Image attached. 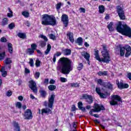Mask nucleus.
Masks as SVG:
<instances>
[{
    "mask_svg": "<svg viewBox=\"0 0 131 131\" xmlns=\"http://www.w3.org/2000/svg\"><path fill=\"white\" fill-rule=\"evenodd\" d=\"M17 36L19 37V38H21V39H26V38H27V36L25 33L19 32L17 34Z\"/></svg>",
    "mask_w": 131,
    "mask_h": 131,
    "instance_id": "obj_20",
    "label": "nucleus"
},
{
    "mask_svg": "<svg viewBox=\"0 0 131 131\" xmlns=\"http://www.w3.org/2000/svg\"><path fill=\"white\" fill-rule=\"evenodd\" d=\"M102 56L103 57L102 58H100V60L99 62H103V63H106V64L109 63V62L111 61L110 57V55L109 53H102Z\"/></svg>",
    "mask_w": 131,
    "mask_h": 131,
    "instance_id": "obj_11",
    "label": "nucleus"
},
{
    "mask_svg": "<svg viewBox=\"0 0 131 131\" xmlns=\"http://www.w3.org/2000/svg\"><path fill=\"white\" fill-rule=\"evenodd\" d=\"M82 56L85 59V60H88L91 58V55L88 52L84 53V54H82Z\"/></svg>",
    "mask_w": 131,
    "mask_h": 131,
    "instance_id": "obj_32",
    "label": "nucleus"
},
{
    "mask_svg": "<svg viewBox=\"0 0 131 131\" xmlns=\"http://www.w3.org/2000/svg\"><path fill=\"white\" fill-rule=\"evenodd\" d=\"M1 41H2V42H7V39L3 37L1 38Z\"/></svg>",
    "mask_w": 131,
    "mask_h": 131,
    "instance_id": "obj_58",
    "label": "nucleus"
},
{
    "mask_svg": "<svg viewBox=\"0 0 131 131\" xmlns=\"http://www.w3.org/2000/svg\"><path fill=\"white\" fill-rule=\"evenodd\" d=\"M12 62V61L11 60V58H7L5 60V64H6V65H8V64H11Z\"/></svg>",
    "mask_w": 131,
    "mask_h": 131,
    "instance_id": "obj_45",
    "label": "nucleus"
},
{
    "mask_svg": "<svg viewBox=\"0 0 131 131\" xmlns=\"http://www.w3.org/2000/svg\"><path fill=\"white\" fill-rule=\"evenodd\" d=\"M50 39H53V40H56L57 37L54 34H50L49 35Z\"/></svg>",
    "mask_w": 131,
    "mask_h": 131,
    "instance_id": "obj_42",
    "label": "nucleus"
},
{
    "mask_svg": "<svg viewBox=\"0 0 131 131\" xmlns=\"http://www.w3.org/2000/svg\"><path fill=\"white\" fill-rule=\"evenodd\" d=\"M36 67H39L40 66V61L38 59H37L35 62Z\"/></svg>",
    "mask_w": 131,
    "mask_h": 131,
    "instance_id": "obj_52",
    "label": "nucleus"
},
{
    "mask_svg": "<svg viewBox=\"0 0 131 131\" xmlns=\"http://www.w3.org/2000/svg\"><path fill=\"white\" fill-rule=\"evenodd\" d=\"M34 61H33V59L30 58V61H29V64L31 67H34Z\"/></svg>",
    "mask_w": 131,
    "mask_h": 131,
    "instance_id": "obj_50",
    "label": "nucleus"
},
{
    "mask_svg": "<svg viewBox=\"0 0 131 131\" xmlns=\"http://www.w3.org/2000/svg\"><path fill=\"white\" fill-rule=\"evenodd\" d=\"M68 85L70 88H79L80 86L78 83H69Z\"/></svg>",
    "mask_w": 131,
    "mask_h": 131,
    "instance_id": "obj_26",
    "label": "nucleus"
},
{
    "mask_svg": "<svg viewBox=\"0 0 131 131\" xmlns=\"http://www.w3.org/2000/svg\"><path fill=\"white\" fill-rule=\"evenodd\" d=\"M101 99H106L108 96H110V94L106 92L105 93H101L99 95Z\"/></svg>",
    "mask_w": 131,
    "mask_h": 131,
    "instance_id": "obj_21",
    "label": "nucleus"
},
{
    "mask_svg": "<svg viewBox=\"0 0 131 131\" xmlns=\"http://www.w3.org/2000/svg\"><path fill=\"white\" fill-rule=\"evenodd\" d=\"M38 113L39 114H41V115H43V114H47V115H49V114H53V111L49 108H42L41 111L40 109L39 108Z\"/></svg>",
    "mask_w": 131,
    "mask_h": 131,
    "instance_id": "obj_16",
    "label": "nucleus"
},
{
    "mask_svg": "<svg viewBox=\"0 0 131 131\" xmlns=\"http://www.w3.org/2000/svg\"><path fill=\"white\" fill-rule=\"evenodd\" d=\"M105 88H107V89H108V90H112L113 89V85H112V84H111V83L107 82V83H106V87Z\"/></svg>",
    "mask_w": 131,
    "mask_h": 131,
    "instance_id": "obj_41",
    "label": "nucleus"
},
{
    "mask_svg": "<svg viewBox=\"0 0 131 131\" xmlns=\"http://www.w3.org/2000/svg\"><path fill=\"white\" fill-rule=\"evenodd\" d=\"M56 89H57V86L55 85L51 84L48 86V90L51 92L55 91Z\"/></svg>",
    "mask_w": 131,
    "mask_h": 131,
    "instance_id": "obj_37",
    "label": "nucleus"
},
{
    "mask_svg": "<svg viewBox=\"0 0 131 131\" xmlns=\"http://www.w3.org/2000/svg\"><path fill=\"white\" fill-rule=\"evenodd\" d=\"M104 19L105 20H109L110 19V15H109V14H108V13H106L105 14V16L104 17Z\"/></svg>",
    "mask_w": 131,
    "mask_h": 131,
    "instance_id": "obj_57",
    "label": "nucleus"
},
{
    "mask_svg": "<svg viewBox=\"0 0 131 131\" xmlns=\"http://www.w3.org/2000/svg\"><path fill=\"white\" fill-rule=\"evenodd\" d=\"M55 82H56V81L55 80L51 79L50 81H49V83L50 84H55Z\"/></svg>",
    "mask_w": 131,
    "mask_h": 131,
    "instance_id": "obj_63",
    "label": "nucleus"
},
{
    "mask_svg": "<svg viewBox=\"0 0 131 131\" xmlns=\"http://www.w3.org/2000/svg\"><path fill=\"white\" fill-rule=\"evenodd\" d=\"M55 98H56V95H55V93H53L48 97V102L47 101L44 102V106L45 107H48L49 109H53Z\"/></svg>",
    "mask_w": 131,
    "mask_h": 131,
    "instance_id": "obj_5",
    "label": "nucleus"
},
{
    "mask_svg": "<svg viewBox=\"0 0 131 131\" xmlns=\"http://www.w3.org/2000/svg\"><path fill=\"white\" fill-rule=\"evenodd\" d=\"M72 111L74 112V111H76V106H75V105L73 104L71 107Z\"/></svg>",
    "mask_w": 131,
    "mask_h": 131,
    "instance_id": "obj_59",
    "label": "nucleus"
},
{
    "mask_svg": "<svg viewBox=\"0 0 131 131\" xmlns=\"http://www.w3.org/2000/svg\"><path fill=\"white\" fill-rule=\"evenodd\" d=\"M39 93H40V96L42 97V98H46V97H47V91H46L45 90H39Z\"/></svg>",
    "mask_w": 131,
    "mask_h": 131,
    "instance_id": "obj_23",
    "label": "nucleus"
},
{
    "mask_svg": "<svg viewBox=\"0 0 131 131\" xmlns=\"http://www.w3.org/2000/svg\"><path fill=\"white\" fill-rule=\"evenodd\" d=\"M8 22H9V19L7 18L4 17L2 20V22L1 25L2 26H5L6 25H8Z\"/></svg>",
    "mask_w": 131,
    "mask_h": 131,
    "instance_id": "obj_30",
    "label": "nucleus"
},
{
    "mask_svg": "<svg viewBox=\"0 0 131 131\" xmlns=\"http://www.w3.org/2000/svg\"><path fill=\"white\" fill-rule=\"evenodd\" d=\"M58 63L62 74H69L73 70V62L67 57H61L58 60Z\"/></svg>",
    "mask_w": 131,
    "mask_h": 131,
    "instance_id": "obj_1",
    "label": "nucleus"
},
{
    "mask_svg": "<svg viewBox=\"0 0 131 131\" xmlns=\"http://www.w3.org/2000/svg\"><path fill=\"white\" fill-rule=\"evenodd\" d=\"M31 49L33 50V51H35L36 50V48H37V45L35 43H32L31 45Z\"/></svg>",
    "mask_w": 131,
    "mask_h": 131,
    "instance_id": "obj_46",
    "label": "nucleus"
},
{
    "mask_svg": "<svg viewBox=\"0 0 131 131\" xmlns=\"http://www.w3.org/2000/svg\"><path fill=\"white\" fill-rule=\"evenodd\" d=\"M52 49V46L50 44L47 45V49L45 51V55H48L49 53L51 52V50Z\"/></svg>",
    "mask_w": 131,
    "mask_h": 131,
    "instance_id": "obj_28",
    "label": "nucleus"
},
{
    "mask_svg": "<svg viewBox=\"0 0 131 131\" xmlns=\"http://www.w3.org/2000/svg\"><path fill=\"white\" fill-rule=\"evenodd\" d=\"M26 54H29L30 56H31V55H33V54H34V50L31 48H28L26 50Z\"/></svg>",
    "mask_w": 131,
    "mask_h": 131,
    "instance_id": "obj_31",
    "label": "nucleus"
},
{
    "mask_svg": "<svg viewBox=\"0 0 131 131\" xmlns=\"http://www.w3.org/2000/svg\"><path fill=\"white\" fill-rule=\"evenodd\" d=\"M0 71L2 72V75L3 77H6L7 76V74L8 72L5 71V67H2V69L0 70Z\"/></svg>",
    "mask_w": 131,
    "mask_h": 131,
    "instance_id": "obj_29",
    "label": "nucleus"
},
{
    "mask_svg": "<svg viewBox=\"0 0 131 131\" xmlns=\"http://www.w3.org/2000/svg\"><path fill=\"white\" fill-rule=\"evenodd\" d=\"M60 81L61 82H66V81H67V79L64 77H60Z\"/></svg>",
    "mask_w": 131,
    "mask_h": 131,
    "instance_id": "obj_56",
    "label": "nucleus"
},
{
    "mask_svg": "<svg viewBox=\"0 0 131 131\" xmlns=\"http://www.w3.org/2000/svg\"><path fill=\"white\" fill-rule=\"evenodd\" d=\"M99 12L100 14H103L105 12V7L103 5H100L98 7Z\"/></svg>",
    "mask_w": 131,
    "mask_h": 131,
    "instance_id": "obj_33",
    "label": "nucleus"
},
{
    "mask_svg": "<svg viewBox=\"0 0 131 131\" xmlns=\"http://www.w3.org/2000/svg\"><path fill=\"white\" fill-rule=\"evenodd\" d=\"M23 16H24L25 18H28L29 17L30 13L28 11H24L22 12Z\"/></svg>",
    "mask_w": 131,
    "mask_h": 131,
    "instance_id": "obj_40",
    "label": "nucleus"
},
{
    "mask_svg": "<svg viewBox=\"0 0 131 131\" xmlns=\"http://www.w3.org/2000/svg\"><path fill=\"white\" fill-rule=\"evenodd\" d=\"M95 91L96 93L98 94V95H100L102 92H101V88L99 87H96Z\"/></svg>",
    "mask_w": 131,
    "mask_h": 131,
    "instance_id": "obj_51",
    "label": "nucleus"
},
{
    "mask_svg": "<svg viewBox=\"0 0 131 131\" xmlns=\"http://www.w3.org/2000/svg\"><path fill=\"white\" fill-rule=\"evenodd\" d=\"M83 42V39L81 37H79L77 38L76 40V43H78V46H82Z\"/></svg>",
    "mask_w": 131,
    "mask_h": 131,
    "instance_id": "obj_24",
    "label": "nucleus"
},
{
    "mask_svg": "<svg viewBox=\"0 0 131 131\" xmlns=\"http://www.w3.org/2000/svg\"><path fill=\"white\" fill-rule=\"evenodd\" d=\"M54 55H56V57H60V56H61V55H62V53H61L60 52H56V54H54Z\"/></svg>",
    "mask_w": 131,
    "mask_h": 131,
    "instance_id": "obj_60",
    "label": "nucleus"
},
{
    "mask_svg": "<svg viewBox=\"0 0 131 131\" xmlns=\"http://www.w3.org/2000/svg\"><path fill=\"white\" fill-rule=\"evenodd\" d=\"M43 83L44 84H49V79L48 78L45 79Z\"/></svg>",
    "mask_w": 131,
    "mask_h": 131,
    "instance_id": "obj_61",
    "label": "nucleus"
},
{
    "mask_svg": "<svg viewBox=\"0 0 131 131\" xmlns=\"http://www.w3.org/2000/svg\"><path fill=\"white\" fill-rule=\"evenodd\" d=\"M97 82L100 85H103L104 88H106V82H103V80H102V79H98L97 80Z\"/></svg>",
    "mask_w": 131,
    "mask_h": 131,
    "instance_id": "obj_35",
    "label": "nucleus"
},
{
    "mask_svg": "<svg viewBox=\"0 0 131 131\" xmlns=\"http://www.w3.org/2000/svg\"><path fill=\"white\" fill-rule=\"evenodd\" d=\"M117 12L120 19V20H125V14H124V11L120 7V6H117Z\"/></svg>",
    "mask_w": 131,
    "mask_h": 131,
    "instance_id": "obj_8",
    "label": "nucleus"
},
{
    "mask_svg": "<svg viewBox=\"0 0 131 131\" xmlns=\"http://www.w3.org/2000/svg\"><path fill=\"white\" fill-rule=\"evenodd\" d=\"M67 36H68L69 39L72 43H73L74 42V38L73 37V33L71 32H68L67 34Z\"/></svg>",
    "mask_w": 131,
    "mask_h": 131,
    "instance_id": "obj_17",
    "label": "nucleus"
},
{
    "mask_svg": "<svg viewBox=\"0 0 131 131\" xmlns=\"http://www.w3.org/2000/svg\"><path fill=\"white\" fill-rule=\"evenodd\" d=\"M83 68V64L81 62H79L78 63V66L77 67V69L78 71H80L81 70H82Z\"/></svg>",
    "mask_w": 131,
    "mask_h": 131,
    "instance_id": "obj_39",
    "label": "nucleus"
},
{
    "mask_svg": "<svg viewBox=\"0 0 131 131\" xmlns=\"http://www.w3.org/2000/svg\"><path fill=\"white\" fill-rule=\"evenodd\" d=\"M6 56V52L0 53V60H4Z\"/></svg>",
    "mask_w": 131,
    "mask_h": 131,
    "instance_id": "obj_48",
    "label": "nucleus"
},
{
    "mask_svg": "<svg viewBox=\"0 0 131 131\" xmlns=\"http://www.w3.org/2000/svg\"><path fill=\"white\" fill-rule=\"evenodd\" d=\"M8 12H9L7 13V17H8V18H12V17H13V11H12V10L10 7L8 8Z\"/></svg>",
    "mask_w": 131,
    "mask_h": 131,
    "instance_id": "obj_36",
    "label": "nucleus"
},
{
    "mask_svg": "<svg viewBox=\"0 0 131 131\" xmlns=\"http://www.w3.org/2000/svg\"><path fill=\"white\" fill-rule=\"evenodd\" d=\"M112 100L110 102L111 106H116L118 105V102L122 103L121 97L118 95H113L111 96Z\"/></svg>",
    "mask_w": 131,
    "mask_h": 131,
    "instance_id": "obj_6",
    "label": "nucleus"
},
{
    "mask_svg": "<svg viewBox=\"0 0 131 131\" xmlns=\"http://www.w3.org/2000/svg\"><path fill=\"white\" fill-rule=\"evenodd\" d=\"M8 50L10 54H13V45L11 43H8L7 44Z\"/></svg>",
    "mask_w": 131,
    "mask_h": 131,
    "instance_id": "obj_27",
    "label": "nucleus"
},
{
    "mask_svg": "<svg viewBox=\"0 0 131 131\" xmlns=\"http://www.w3.org/2000/svg\"><path fill=\"white\" fill-rule=\"evenodd\" d=\"M80 13H85V9L84 8L81 7L79 8Z\"/></svg>",
    "mask_w": 131,
    "mask_h": 131,
    "instance_id": "obj_55",
    "label": "nucleus"
},
{
    "mask_svg": "<svg viewBox=\"0 0 131 131\" xmlns=\"http://www.w3.org/2000/svg\"><path fill=\"white\" fill-rule=\"evenodd\" d=\"M23 116L25 117V119H27L28 120L32 119L33 116L32 115V112L31 111V110H26L23 115Z\"/></svg>",
    "mask_w": 131,
    "mask_h": 131,
    "instance_id": "obj_14",
    "label": "nucleus"
},
{
    "mask_svg": "<svg viewBox=\"0 0 131 131\" xmlns=\"http://www.w3.org/2000/svg\"><path fill=\"white\" fill-rule=\"evenodd\" d=\"M41 23L42 25L48 26H55L57 25V20L56 17L53 15H49L48 14H44L41 16Z\"/></svg>",
    "mask_w": 131,
    "mask_h": 131,
    "instance_id": "obj_2",
    "label": "nucleus"
},
{
    "mask_svg": "<svg viewBox=\"0 0 131 131\" xmlns=\"http://www.w3.org/2000/svg\"><path fill=\"white\" fill-rule=\"evenodd\" d=\"M61 21L62 22L64 27H67L69 24V17L67 14H62L61 17Z\"/></svg>",
    "mask_w": 131,
    "mask_h": 131,
    "instance_id": "obj_13",
    "label": "nucleus"
},
{
    "mask_svg": "<svg viewBox=\"0 0 131 131\" xmlns=\"http://www.w3.org/2000/svg\"><path fill=\"white\" fill-rule=\"evenodd\" d=\"M5 67V68L11 70L12 66L11 65V64H5V67Z\"/></svg>",
    "mask_w": 131,
    "mask_h": 131,
    "instance_id": "obj_53",
    "label": "nucleus"
},
{
    "mask_svg": "<svg viewBox=\"0 0 131 131\" xmlns=\"http://www.w3.org/2000/svg\"><path fill=\"white\" fill-rule=\"evenodd\" d=\"M126 77L129 79V80H131V73H128L127 74Z\"/></svg>",
    "mask_w": 131,
    "mask_h": 131,
    "instance_id": "obj_64",
    "label": "nucleus"
},
{
    "mask_svg": "<svg viewBox=\"0 0 131 131\" xmlns=\"http://www.w3.org/2000/svg\"><path fill=\"white\" fill-rule=\"evenodd\" d=\"M116 84L119 90H123L124 89H128L129 85L127 83H123V81L121 80L119 82V80L117 79L116 80Z\"/></svg>",
    "mask_w": 131,
    "mask_h": 131,
    "instance_id": "obj_9",
    "label": "nucleus"
},
{
    "mask_svg": "<svg viewBox=\"0 0 131 131\" xmlns=\"http://www.w3.org/2000/svg\"><path fill=\"white\" fill-rule=\"evenodd\" d=\"M40 76V73L39 72H36L34 75V77L36 79H38L39 76Z\"/></svg>",
    "mask_w": 131,
    "mask_h": 131,
    "instance_id": "obj_47",
    "label": "nucleus"
},
{
    "mask_svg": "<svg viewBox=\"0 0 131 131\" xmlns=\"http://www.w3.org/2000/svg\"><path fill=\"white\" fill-rule=\"evenodd\" d=\"M82 99L86 100V102L88 104H93L94 102V99L93 98V96L90 95L88 94H84L82 96Z\"/></svg>",
    "mask_w": 131,
    "mask_h": 131,
    "instance_id": "obj_12",
    "label": "nucleus"
},
{
    "mask_svg": "<svg viewBox=\"0 0 131 131\" xmlns=\"http://www.w3.org/2000/svg\"><path fill=\"white\" fill-rule=\"evenodd\" d=\"M17 107L19 109H21L22 108V104H21V102H17Z\"/></svg>",
    "mask_w": 131,
    "mask_h": 131,
    "instance_id": "obj_54",
    "label": "nucleus"
},
{
    "mask_svg": "<svg viewBox=\"0 0 131 131\" xmlns=\"http://www.w3.org/2000/svg\"><path fill=\"white\" fill-rule=\"evenodd\" d=\"M63 54L64 56H70L71 55V49H65L63 50Z\"/></svg>",
    "mask_w": 131,
    "mask_h": 131,
    "instance_id": "obj_25",
    "label": "nucleus"
},
{
    "mask_svg": "<svg viewBox=\"0 0 131 131\" xmlns=\"http://www.w3.org/2000/svg\"><path fill=\"white\" fill-rule=\"evenodd\" d=\"M15 27V23H11L8 25V28L10 29V30L14 29Z\"/></svg>",
    "mask_w": 131,
    "mask_h": 131,
    "instance_id": "obj_43",
    "label": "nucleus"
},
{
    "mask_svg": "<svg viewBox=\"0 0 131 131\" xmlns=\"http://www.w3.org/2000/svg\"><path fill=\"white\" fill-rule=\"evenodd\" d=\"M113 22L111 21L108 25H107V28L110 31H113L114 28H113Z\"/></svg>",
    "mask_w": 131,
    "mask_h": 131,
    "instance_id": "obj_34",
    "label": "nucleus"
},
{
    "mask_svg": "<svg viewBox=\"0 0 131 131\" xmlns=\"http://www.w3.org/2000/svg\"><path fill=\"white\" fill-rule=\"evenodd\" d=\"M12 95H13V92L11 90H9L6 93V95L7 97H11V96H12Z\"/></svg>",
    "mask_w": 131,
    "mask_h": 131,
    "instance_id": "obj_49",
    "label": "nucleus"
},
{
    "mask_svg": "<svg viewBox=\"0 0 131 131\" xmlns=\"http://www.w3.org/2000/svg\"><path fill=\"white\" fill-rule=\"evenodd\" d=\"M29 88L31 89L34 94H37V87L36 86V83L33 80H31L29 81Z\"/></svg>",
    "mask_w": 131,
    "mask_h": 131,
    "instance_id": "obj_10",
    "label": "nucleus"
},
{
    "mask_svg": "<svg viewBox=\"0 0 131 131\" xmlns=\"http://www.w3.org/2000/svg\"><path fill=\"white\" fill-rule=\"evenodd\" d=\"M93 122H94V123H96L97 124H100V120H99L98 119L93 120Z\"/></svg>",
    "mask_w": 131,
    "mask_h": 131,
    "instance_id": "obj_62",
    "label": "nucleus"
},
{
    "mask_svg": "<svg viewBox=\"0 0 131 131\" xmlns=\"http://www.w3.org/2000/svg\"><path fill=\"white\" fill-rule=\"evenodd\" d=\"M93 109L91 110L89 113L92 114V112L98 113L101 111H104L105 110V107L103 104H99V103H95L94 104Z\"/></svg>",
    "mask_w": 131,
    "mask_h": 131,
    "instance_id": "obj_7",
    "label": "nucleus"
},
{
    "mask_svg": "<svg viewBox=\"0 0 131 131\" xmlns=\"http://www.w3.org/2000/svg\"><path fill=\"white\" fill-rule=\"evenodd\" d=\"M61 7H62V3L59 2L57 3L56 5V9L57 11H59L60 9H61Z\"/></svg>",
    "mask_w": 131,
    "mask_h": 131,
    "instance_id": "obj_44",
    "label": "nucleus"
},
{
    "mask_svg": "<svg viewBox=\"0 0 131 131\" xmlns=\"http://www.w3.org/2000/svg\"><path fill=\"white\" fill-rule=\"evenodd\" d=\"M116 30L122 35L127 36L131 38V28L126 24H122L121 21H119L116 27Z\"/></svg>",
    "mask_w": 131,
    "mask_h": 131,
    "instance_id": "obj_3",
    "label": "nucleus"
},
{
    "mask_svg": "<svg viewBox=\"0 0 131 131\" xmlns=\"http://www.w3.org/2000/svg\"><path fill=\"white\" fill-rule=\"evenodd\" d=\"M120 49V56L123 57L125 55V58H128L131 55V47L128 45H125L124 47L121 45L119 46Z\"/></svg>",
    "mask_w": 131,
    "mask_h": 131,
    "instance_id": "obj_4",
    "label": "nucleus"
},
{
    "mask_svg": "<svg viewBox=\"0 0 131 131\" xmlns=\"http://www.w3.org/2000/svg\"><path fill=\"white\" fill-rule=\"evenodd\" d=\"M94 56L95 59L97 60V61H101V57H100V55L99 54V50H97V49H95L94 51Z\"/></svg>",
    "mask_w": 131,
    "mask_h": 131,
    "instance_id": "obj_19",
    "label": "nucleus"
},
{
    "mask_svg": "<svg viewBox=\"0 0 131 131\" xmlns=\"http://www.w3.org/2000/svg\"><path fill=\"white\" fill-rule=\"evenodd\" d=\"M83 104L82 102L80 101L78 102V108L79 110H81L82 112H85V107H83Z\"/></svg>",
    "mask_w": 131,
    "mask_h": 131,
    "instance_id": "obj_18",
    "label": "nucleus"
},
{
    "mask_svg": "<svg viewBox=\"0 0 131 131\" xmlns=\"http://www.w3.org/2000/svg\"><path fill=\"white\" fill-rule=\"evenodd\" d=\"M39 37H40L41 38H42V39H43V40L40 41V47H41V48H45V47L47 46V42H48V40H49V39H48V37H47L46 36L42 34H41L39 36Z\"/></svg>",
    "mask_w": 131,
    "mask_h": 131,
    "instance_id": "obj_15",
    "label": "nucleus"
},
{
    "mask_svg": "<svg viewBox=\"0 0 131 131\" xmlns=\"http://www.w3.org/2000/svg\"><path fill=\"white\" fill-rule=\"evenodd\" d=\"M102 49L103 51L102 52V54H109V52H108V50H107V46L103 45Z\"/></svg>",
    "mask_w": 131,
    "mask_h": 131,
    "instance_id": "obj_38",
    "label": "nucleus"
},
{
    "mask_svg": "<svg viewBox=\"0 0 131 131\" xmlns=\"http://www.w3.org/2000/svg\"><path fill=\"white\" fill-rule=\"evenodd\" d=\"M98 76H107L108 75V71H104L103 72L99 71L97 73Z\"/></svg>",
    "mask_w": 131,
    "mask_h": 131,
    "instance_id": "obj_22",
    "label": "nucleus"
}]
</instances>
